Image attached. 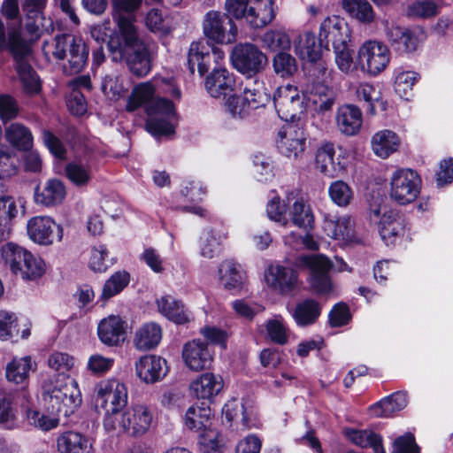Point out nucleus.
Listing matches in <instances>:
<instances>
[{
    "instance_id": "nucleus-13",
    "label": "nucleus",
    "mask_w": 453,
    "mask_h": 453,
    "mask_svg": "<svg viewBox=\"0 0 453 453\" xmlns=\"http://www.w3.org/2000/svg\"><path fill=\"white\" fill-rule=\"evenodd\" d=\"M153 421V413L144 404H135L119 413L116 425L117 429L131 436H140L149 431Z\"/></svg>"
},
{
    "instance_id": "nucleus-16",
    "label": "nucleus",
    "mask_w": 453,
    "mask_h": 453,
    "mask_svg": "<svg viewBox=\"0 0 453 453\" xmlns=\"http://www.w3.org/2000/svg\"><path fill=\"white\" fill-rule=\"evenodd\" d=\"M264 277L269 288L282 295L293 292L300 283L297 272L291 267L281 265L268 266Z\"/></svg>"
},
{
    "instance_id": "nucleus-48",
    "label": "nucleus",
    "mask_w": 453,
    "mask_h": 453,
    "mask_svg": "<svg viewBox=\"0 0 453 453\" xmlns=\"http://www.w3.org/2000/svg\"><path fill=\"white\" fill-rule=\"evenodd\" d=\"M408 403L405 392H396L382 399L373 406L374 413L382 417H390L404 409Z\"/></svg>"
},
{
    "instance_id": "nucleus-18",
    "label": "nucleus",
    "mask_w": 453,
    "mask_h": 453,
    "mask_svg": "<svg viewBox=\"0 0 453 453\" xmlns=\"http://www.w3.org/2000/svg\"><path fill=\"white\" fill-rule=\"evenodd\" d=\"M182 358L186 366L195 372L209 369L213 361V351L201 340L187 342L182 349Z\"/></svg>"
},
{
    "instance_id": "nucleus-50",
    "label": "nucleus",
    "mask_w": 453,
    "mask_h": 453,
    "mask_svg": "<svg viewBox=\"0 0 453 453\" xmlns=\"http://www.w3.org/2000/svg\"><path fill=\"white\" fill-rule=\"evenodd\" d=\"M290 217L295 226L303 228L311 227L314 220L310 205L302 198L297 199L292 204Z\"/></svg>"
},
{
    "instance_id": "nucleus-58",
    "label": "nucleus",
    "mask_w": 453,
    "mask_h": 453,
    "mask_svg": "<svg viewBox=\"0 0 453 453\" xmlns=\"http://www.w3.org/2000/svg\"><path fill=\"white\" fill-rule=\"evenodd\" d=\"M48 366L60 374H65L75 367V359L67 353L53 352L48 357Z\"/></svg>"
},
{
    "instance_id": "nucleus-33",
    "label": "nucleus",
    "mask_w": 453,
    "mask_h": 453,
    "mask_svg": "<svg viewBox=\"0 0 453 453\" xmlns=\"http://www.w3.org/2000/svg\"><path fill=\"white\" fill-rule=\"evenodd\" d=\"M323 228L326 234L334 240L348 243L355 239L354 222L349 216H342L337 219H326Z\"/></svg>"
},
{
    "instance_id": "nucleus-15",
    "label": "nucleus",
    "mask_w": 453,
    "mask_h": 453,
    "mask_svg": "<svg viewBox=\"0 0 453 453\" xmlns=\"http://www.w3.org/2000/svg\"><path fill=\"white\" fill-rule=\"evenodd\" d=\"M27 228L29 238L40 245H50L55 241H61L63 236L62 227L48 216L30 219Z\"/></svg>"
},
{
    "instance_id": "nucleus-6",
    "label": "nucleus",
    "mask_w": 453,
    "mask_h": 453,
    "mask_svg": "<svg viewBox=\"0 0 453 453\" xmlns=\"http://www.w3.org/2000/svg\"><path fill=\"white\" fill-rule=\"evenodd\" d=\"M389 49L381 42L369 40L358 49L356 66L365 73L376 76L382 73L390 61Z\"/></svg>"
},
{
    "instance_id": "nucleus-30",
    "label": "nucleus",
    "mask_w": 453,
    "mask_h": 453,
    "mask_svg": "<svg viewBox=\"0 0 453 453\" xmlns=\"http://www.w3.org/2000/svg\"><path fill=\"white\" fill-rule=\"evenodd\" d=\"M118 28V35L114 40L115 44L119 46H132L142 42L139 37L137 28L134 25L135 16L134 15H111Z\"/></svg>"
},
{
    "instance_id": "nucleus-57",
    "label": "nucleus",
    "mask_w": 453,
    "mask_h": 453,
    "mask_svg": "<svg viewBox=\"0 0 453 453\" xmlns=\"http://www.w3.org/2000/svg\"><path fill=\"white\" fill-rule=\"evenodd\" d=\"M222 417L228 424L241 417L242 424L245 428L250 429L255 426V423L248 418L244 405L236 400L229 401L223 406Z\"/></svg>"
},
{
    "instance_id": "nucleus-28",
    "label": "nucleus",
    "mask_w": 453,
    "mask_h": 453,
    "mask_svg": "<svg viewBox=\"0 0 453 453\" xmlns=\"http://www.w3.org/2000/svg\"><path fill=\"white\" fill-rule=\"evenodd\" d=\"M158 311L175 324H186L193 317L192 313L185 307L181 301L170 295H165L157 300Z\"/></svg>"
},
{
    "instance_id": "nucleus-41",
    "label": "nucleus",
    "mask_w": 453,
    "mask_h": 453,
    "mask_svg": "<svg viewBox=\"0 0 453 453\" xmlns=\"http://www.w3.org/2000/svg\"><path fill=\"white\" fill-rule=\"evenodd\" d=\"M220 283L226 289H238L244 282V273L241 265L234 260H225L219 267Z\"/></svg>"
},
{
    "instance_id": "nucleus-54",
    "label": "nucleus",
    "mask_w": 453,
    "mask_h": 453,
    "mask_svg": "<svg viewBox=\"0 0 453 453\" xmlns=\"http://www.w3.org/2000/svg\"><path fill=\"white\" fill-rule=\"evenodd\" d=\"M103 92L111 100H118L127 91L124 79L117 73L106 74L102 82Z\"/></svg>"
},
{
    "instance_id": "nucleus-5",
    "label": "nucleus",
    "mask_w": 453,
    "mask_h": 453,
    "mask_svg": "<svg viewBox=\"0 0 453 453\" xmlns=\"http://www.w3.org/2000/svg\"><path fill=\"white\" fill-rule=\"evenodd\" d=\"M43 401L51 412L68 417L80 407L82 399L77 382L67 377L65 381L57 380L52 388H46Z\"/></svg>"
},
{
    "instance_id": "nucleus-31",
    "label": "nucleus",
    "mask_w": 453,
    "mask_h": 453,
    "mask_svg": "<svg viewBox=\"0 0 453 453\" xmlns=\"http://www.w3.org/2000/svg\"><path fill=\"white\" fill-rule=\"evenodd\" d=\"M242 96L248 101L251 108L257 109L269 101L270 95L264 81L256 75L247 77L242 82Z\"/></svg>"
},
{
    "instance_id": "nucleus-35",
    "label": "nucleus",
    "mask_w": 453,
    "mask_h": 453,
    "mask_svg": "<svg viewBox=\"0 0 453 453\" xmlns=\"http://www.w3.org/2000/svg\"><path fill=\"white\" fill-rule=\"evenodd\" d=\"M161 339V326L155 322H148L135 331L133 342L137 349L145 351L155 349Z\"/></svg>"
},
{
    "instance_id": "nucleus-61",
    "label": "nucleus",
    "mask_w": 453,
    "mask_h": 453,
    "mask_svg": "<svg viewBox=\"0 0 453 453\" xmlns=\"http://www.w3.org/2000/svg\"><path fill=\"white\" fill-rule=\"evenodd\" d=\"M418 80L419 75L415 72H400L395 79V90L401 97H406Z\"/></svg>"
},
{
    "instance_id": "nucleus-32",
    "label": "nucleus",
    "mask_w": 453,
    "mask_h": 453,
    "mask_svg": "<svg viewBox=\"0 0 453 453\" xmlns=\"http://www.w3.org/2000/svg\"><path fill=\"white\" fill-rule=\"evenodd\" d=\"M245 21L252 27L260 28L274 19L273 0H251Z\"/></svg>"
},
{
    "instance_id": "nucleus-46",
    "label": "nucleus",
    "mask_w": 453,
    "mask_h": 453,
    "mask_svg": "<svg viewBox=\"0 0 453 453\" xmlns=\"http://www.w3.org/2000/svg\"><path fill=\"white\" fill-rule=\"evenodd\" d=\"M320 305L312 299H306L296 304L292 316L299 326H308L315 322L320 315Z\"/></svg>"
},
{
    "instance_id": "nucleus-34",
    "label": "nucleus",
    "mask_w": 453,
    "mask_h": 453,
    "mask_svg": "<svg viewBox=\"0 0 453 453\" xmlns=\"http://www.w3.org/2000/svg\"><path fill=\"white\" fill-rule=\"evenodd\" d=\"M400 142V138L395 132L383 129L372 135L371 146L377 157L388 158L391 154L397 151Z\"/></svg>"
},
{
    "instance_id": "nucleus-40",
    "label": "nucleus",
    "mask_w": 453,
    "mask_h": 453,
    "mask_svg": "<svg viewBox=\"0 0 453 453\" xmlns=\"http://www.w3.org/2000/svg\"><path fill=\"white\" fill-rule=\"evenodd\" d=\"M5 48H9L15 59L25 58L30 51L19 30L12 29L8 34V39L6 38L4 25L0 19V51Z\"/></svg>"
},
{
    "instance_id": "nucleus-7",
    "label": "nucleus",
    "mask_w": 453,
    "mask_h": 453,
    "mask_svg": "<svg viewBox=\"0 0 453 453\" xmlns=\"http://www.w3.org/2000/svg\"><path fill=\"white\" fill-rule=\"evenodd\" d=\"M203 33L213 43L232 44L237 39L238 27L225 13L210 11L203 19Z\"/></svg>"
},
{
    "instance_id": "nucleus-37",
    "label": "nucleus",
    "mask_w": 453,
    "mask_h": 453,
    "mask_svg": "<svg viewBox=\"0 0 453 453\" xmlns=\"http://www.w3.org/2000/svg\"><path fill=\"white\" fill-rule=\"evenodd\" d=\"M323 41L326 39L319 36V42H318L313 33L306 32L299 35L298 42L295 44L296 53L302 59L315 63L321 58Z\"/></svg>"
},
{
    "instance_id": "nucleus-52",
    "label": "nucleus",
    "mask_w": 453,
    "mask_h": 453,
    "mask_svg": "<svg viewBox=\"0 0 453 453\" xmlns=\"http://www.w3.org/2000/svg\"><path fill=\"white\" fill-rule=\"evenodd\" d=\"M262 42L264 46L272 51H286L291 48V39L282 29L266 31L262 36Z\"/></svg>"
},
{
    "instance_id": "nucleus-64",
    "label": "nucleus",
    "mask_w": 453,
    "mask_h": 453,
    "mask_svg": "<svg viewBox=\"0 0 453 453\" xmlns=\"http://www.w3.org/2000/svg\"><path fill=\"white\" fill-rule=\"evenodd\" d=\"M392 453H419L413 434L407 433L397 437L394 441Z\"/></svg>"
},
{
    "instance_id": "nucleus-9",
    "label": "nucleus",
    "mask_w": 453,
    "mask_h": 453,
    "mask_svg": "<svg viewBox=\"0 0 453 453\" xmlns=\"http://www.w3.org/2000/svg\"><path fill=\"white\" fill-rule=\"evenodd\" d=\"M11 272L24 280H35L45 272L44 262L30 251L12 242L6 252Z\"/></svg>"
},
{
    "instance_id": "nucleus-51",
    "label": "nucleus",
    "mask_w": 453,
    "mask_h": 453,
    "mask_svg": "<svg viewBox=\"0 0 453 453\" xmlns=\"http://www.w3.org/2000/svg\"><path fill=\"white\" fill-rule=\"evenodd\" d=\"M220 236L211 229L206 227L203 229L199 236L200 254L205 258L214 257L219 251Z\"/></svg>"
},
{
    "instance_id": "nucleus-45",
    "label": "nucleus",
    "mask_w": 453,
    "mask_h": 453,
    "mask_svg": "<svg viewBox=\"0 0 453 453\" xmlns=\"http://www.w3.org/2000/svg\"><path fill=\"white\" fill-rule=\"evenodd\" d=\"M347 436L354 444L361 448L370 447L374 453H386L381 437L371 430H349L347 432Z\"/></svg>"
},
{
    "instance_id": "nucleus-36",
    "label": "nucleus",
    "mask_w": 453,
    "mask_h": 453,
    "mask_svg": "<svg viewBox=\"0 0 453 453\" xmlns=\"http://www.w3.org/2000/svg\"><path fill=\"white\" fill-rule=\"evenodd\" d=\"M387 38L400 52H411L417 49L418 39L410 29L391 24L386 28Z\"/></svg>"
},
{
    "instance_id": "nucleus-63",
    "label": "nucleus",
    "mask_w": 453,
    "mask_h": 453,
    "mask_svg": "<svg viewBox=\"0 0 453 453\" xmlns=\"http://www.w3.org/2000/svg\"><path fill=\"white\" fill-rule=\"evenodd\" d=\"M437 5L429 0L416 1L409 5L407 14L410 17L429 18L437 13Z\"/></svg>"
},
{
    "instance_id": "nucleus-19",
    "label": "nucleus",
    "mask_w": 453,
    "mask_h": 453,
    "mask_svg": "<svg viewBox=\"0 0 453 453\" xmlns=\"http://www.w3.org/2000/svg\"><path fill=\"white\" fill-rule=\"evenodd\" d=\"M236 81L226 68H214L205 79V88L214 98L229 97L235 92Z\"/></svg>"
},
{
    "instance_id": "nucleus-22",
    "label": "nucleus",
    "mask_w": 453,
    "mask_h": 453,
    "mask_svg": "<svg viewBox=\"0 0 453 453\" xmlns=\"http://www.w3.org/2000/svg\"><path fill=\"white\" fill-rule=\"evenodd\" d=\"M135 372L145 383H155L166 375V361L156 355L143 356L135 363Z\"/></svg>"
},
{
    "instance_id": "nucleus-17",
    "label": "nucleus",
    "mask_w": 453,
    "mask_h": 453,
    "mask_svg": "<svg viewBox=\"0 0 453 453\" xmlns=\"http://www.w3.org/2000/svg\"><path fill=\"white\" fill-rule=\"evenodd\" d=\"M278 148L288 157L297 158L305 150L304 130L294 124L284 126L278 134Z\"/></svg>"
},
{
    "instance_id": "nucleus-47",
    "label": "nucleus",
    "mask_w": 453,
    "mask_h": 453,
    "mask_svg": "<svg viewBox=\"0 0 453 453\" xmlns=\"http://www.w3.org/2000/svg\"><path fill=\"white\" fill-rule=\"evenodd\" d=\"M23 58L15 59L17 61L16 71L19 81L26 93L29 95L37 94L41 90L39 77L31 65L23 61Z\"/></svg>"
},
{
    "instance_id": "nucleus-44",
    "label": "nucleus",
    "mask_w": 453,
    "mask_h": 453,
    "mask_svg": "<svg viewBox=\"0 0 453 453\" xmlns=\"http://www.w3.org/2000/svg\"><path fill=\"white\" fill-rule=\"evenodd\" d=\"M342 9L353 19L369 24L374 20L372 6L367 0H342Z\"/></svg>"
},
{
    "instance_id": "nucleus-38",
    "label": "nucleus",
    "mask_w": 453,
    "mask_h": 453,
    "mask_svg": "<svg viewBox=\"0 0 453 453\" xmlns=\"http://www.w3.org/2000/svg\"><path fill=\"white\" fill-rule=\"evenodd\" d=\"M57 448L59 453H89L91 444L81 433L66 431L58 437Z\"/></svg>"
},
{
    "instance_id": "nucleus-59",
    "label": "nucleus",
    "mask_w": 453,
    "mask_h": 453,
    "mask_svg": "<svg viewBox=\"0 0 453 453\" xmlns=\"http://www.w3.org/2000/svg\"><path fill=\"white\" fill-rule=\"evenodd\" d=\"M199 444L202 453H220L223 441L220 434L210 427L201 434Z\"/></svg>"
},
{
    "instance_id": "nucleus-43",
    "label": "nucleus",
    "mask_w": 453,
    "mask_h": 453,
    "mask_svg": "<svg viewBox=\"0 0 453 453\" xmlns=\"http://www.w3.org/2000/svg\"><path fill=\"white\" fill-rule=\"evenodd\" d=\"M212 411L210 407L190 406L185 414V426L197 432L211 426Z\"/></svg>"
},
{
    "instance_id": "nucleus-20",
    "label": "nucleus",
    "mask_w": 453,
    "mask_h": 453,
    "mask_svg": "<svg viewBox=\"0 0 453 453\" xmlns=\"http://www.w3.org/2000/svg\"><path fill=\"white\" fill-rule=\"evenodd\" d=\"M335 150L333 143L326 142L318 148L315 153L314 167L322 175L336 178L345 172V165L340 157H334Z\"/></svg>"
},
{
    "instance_id": "nucleus-24",
    "label": "nucleus",
    "mask_w": 453,
    "mask_h": 453,
    "mask_svg": "<svg viewBox=\"0 0 453 453\" xmlns=\"http://www.w3.org/2000/svg\"><path fill=\"white\" fill-rule=\"evenodd\" d=\"M66 194V188L62 180L50 179L42 188L40 186L35 188L34 198L37 204L54 207L65 201Z\"/></svg>"
},
{
    "instance_id": "nucleus-21",
    "label": "nucleus",
    "mask_w": 453,
    "mask_h": 453,
    "mask_svg": "<svg viewBox=\"0 0 453 453\" xmlns=\"http://www.w3.org/2000/svg\"><path fill=\"white\" fill-rule=\"evenodd\" d=\"M224 386L220 376L211 372H205L197 376L189 385L192 396L199 400L211 402L219 395Z\"/></svg>"
},
{
    "instance_id": "nucleus-3",
    "label": "nucleus",
    "mask_w": 453,
    "mask_h": 453,
    "mask_svg": "<svg viewBox=\"0 0 453 453\" xmlns=\"http://www.w3.org/2000/svg\"><path fill=\"white\" fill-rule=\"evenodd\" d=\"M96 404L104 411V426L108 431L117 429L116 419L119 411L127 405L128 393L126 385L118 380H105L95 389Z\"/></svg>"
},
{
    "instance_id": "nucleus-25",
    "label": "nucleus",
    "mask_w": 453,
    "mask_h": 453,
    "mask_svg": "<svg viewBox=\"0 0 453 453\" xmlns=\"http://www.w3.org/2000/svg\"><path fill=\"white\" fill-rule=\"evenodd\" d=\"M100 341L107 346H118L126 336V322L116 315H111L100 321L97 326Z\"/></svg>"
},
{
    "instance_id": "nucleus-4",
    "label": "nucleus",
    "mask_w": 453,
    "mask_h": 453,
    "mask_svg": "<svg viewBox=\"0 0 453 453\" xmlns=\"http://www.w3.org/2000/svg\"><path fill=\"white\" fill-rule=\"evenodd\" d=\"M348 27L346 24L337 16L327 17L320 24V37L326 39V43L332 42L335 54V64L340 71L344 73H350L357 68L356 62H353L352 52L347 45Z\"/></svg>"
},
{
    "instance_id": "nucleus-56",
    "label": "nucleus",
    "mask_w": 453,
    "mask_h": 453,
    "mask_svg": "<svg viewBox=\"0 0 453 453\" xmlns=\"http://www.w3.org/2000/svg\"><path fill=\"white\" fill-rule=\"evenodd\" d=\"M129 282V274L125 272H117L108 279L102 290L101 297L108 300L120 293Z\"/></svg>"
},
{
    "instance_id": "nucleus-26",
    "label": "nucleus",
    "mask_w": 453,
    "mask_h": 453,
    "mask_svg": "<svg viewBox=\"0 0 453 453\" xmlns=\"http://www.w3.org/2000/svg\"><path fill=\"white\" fill-rule=\"evenodd\" d=\"M303 93L307 101L319 113L330 111L335 102L334 91L324 83L312 82L308 84Z\"/></svg>"
},
{
    "instance_id": "nucleus-8",
    "label": "nucleus",
    "mask_w": 453,
    "mask_h": 453,
    "mask_svg": "<svg viewBox=\"0 0 453 453\" xmlns=\"http://www.w3.org/2000/svg\"><path fill=\"white\" fill-rule=\"evenodd\" d=\"M296 265L310 272L311 287L319 294H327L332 290L328 272L332 262L324 255H302L296 257Z\"/></svg>"
},
{
    "instance_id": "nucleus-1",
    "label": "nucleus",
    "mask_w": 453,
    "mask_h": 453,
    "mask_svg": "<svg viewBox=\"0 0 453 453\" xmlns=\"http://www.w3.org/2000/svg\"><path fill=\"white\" fill-rule=\"evenodd\" d=\"M163 86L168 87L165 88L166 93L176 98L180 97V90L172 78L154 77L152 81L136 85L126 104V110L129 112L146 104V128L154 136L174 133L176 111L173 102L165 98L152 100L156 87Z\"/></svg>"
},
{
    "instance_id": "nucleus-27",
    "label": "nucleus",
    "mask_w": 453,
    "mask_h": 453,
    "mask_svg": "<svg viewBox=\"0 0 453 453\" xmlns=\"http://www.w3.org/2000/svg\"><path fill=\"white\" fill-rule=\"evenodd\" d=\"M380 234L386 245H395L404 234L401 217L393 210L384 208V213L380 219Z\"/></svg>"
},
{
    "instance_id": "nucleus-29",
    "label": "nucleus",
    "mask_w": 453,
    "mask_h": 453,
    "mask_svg": "<svg viewBox=\"0 0 453 453\" xmlns=\"http://www.w3.org/2000/svg\"><path fill=\"white\" fill-rule=\"evenodd\" d=\"M36 365L30 356L14 357L6 363L4 375L8 382L15 385L25 384Z\"/></svg>"
},
{
    "instance_id": "nucleus-55",
    "label": "nucleus",
    "mask_w": 453,
    "mask_h": 453,
    "mask_svg": "<svg viewBox=\"0 0 453 453\" xmlns=\"http://www.w3.org/2000/svg\"><path fill=\"white\" fill-rule=\"evenodd\" d=\"M330 199L338 206L346 207L353 199V190L343 180L333 181L328 188Z\"/></svg>"
},
{
    "instance_id": "nucleus-11",
    "label": "nucleus",
    "mask_w": 453,
    "mask_h": 453,
    "mask_svg": "<svg viewBox=\"0 0 453 453\" xmlns=\"http://www.w3.org/2000/svg\"><path fill=\"white\" fill-rule=\"evenodd\" d=\"M420 188L421 179L415 171L398 169L391 177L389 196L399 204H408L418 197Z\"/></svg>"
},
{
    "instance_id": "nucleus-53",
    "label": "nucleus",
    "mask_w": 453,
    "mask_h": 453,
    "mask_svg": "<svg viewBox=\"0 0 453 453\" xmlns=\"http://www.w3.org/2000/svg\"><path fill=\"white\" fill-rule=\"evenodd\" d=\"M273 72L282 78L291 77L297 72L296 58L286 51H280L272 59Z\"/></svg>"
},
{
    "instance_id": "nucleus-10",
    "label": "nucleus",
    "mask_w": 453,
    "mask_h": 453,
    "mask_svg": "<svg viewBox=\"0 0 453 453\" xmlns=\"http://www.w3.org/2000/svg\"><path fill=\"white\" fill-rule=\"evenodd\" d=\"M108 48L114 61H126L130 71L138 77L147 75L150 71V60L143 42L132 46H119L114 40H109Z\"/></svg>"
},
{
    "instance_id": "nucleus-62",
    "label": "nucleus",
    "mask_w": 453,
    "mask_h": 453,
    "mask_svg": "<svg viewBox=\"0 0 453 453\" xmlns=\"http://www.w3.org/2000/svg\"><path fill=\"white\" fill-rule=\"evenodd\" d=\"M225 105L232 117L238 119L246 118L254 110L242 96H239L234 94L227 97Z\"/></svg>"
},
{
    "instance_id": "nucleus-39",
    "label": "nucleus",
    "mask_w": 453,
    "mask_h": 453,
    "mask_svg": "<svg viewBox=\"0 0 453 453\" xmlns=\"http://www.w3.org/2000/svg\"><path fill=\"white\" fill-rule=\"evenodd\" d=\"M209 47L203 41L193 42L188 53V66L189 72L194 73L196 69L203 75L207 73L210 66Z\"/></svg>"
},
{
    "instance_id": "nucleus-49",
    "label": "nucleus",
    "mask_w": 453,
    "mask_h": 453,
    "mask_svg": "<svg viewBox=\"0 0 453 453\" xmlns=\"http://www.w3.org/2000/svg\"><path fill=\"white\" fill-rule=\"evenodd\" d=\"M66 178L77 187L88 186L92 179L91 166L81 162L68 163L65 167Z\"/></svg>"
},
{
    "instance_id": "nucleus-12",
    "label": "nucleus",
    "mask_w": 453,
    "mask_h": 453,
    "mask_svg": "<svg viewBox=\"0 0 453 453\" xmlns=\"http://www.w3.org/2000/svg\"><path fill=\"white\" fill-rule=\"evenodd\" d=\"M233 66L239 73L254 76L262 72L267 64V57L251 43L236 45L231 55Z\"/></svg>"
},
{
    "instance_id": "nucleus-23",
    "label": "nucleus",
    "mask_w": 453,
    "mask_h": 453,
    "mask_svg": "<svg viewBox=\"0 0 453 453\" xmlns=\"http://www.w3.org/2000/svg\"><path fill=\"white\" fill-rule=\"evenodd\" d=\"M335 123L338 130L344 135L357 134L363 125L361 110L353 104H343L337 109Z\"/></svg>"
},
{
    "instance_id": "nucleus-14",
    "label": "nucleus",
    "mask_w": 453,
    "mask_h": 453,
    "mask_svg": "<svg viewBox=\"0 0 453 453\" xmlns=\"http://www.w3.org/2000/svg\"><path fill=\"white\" fill-rule=\"evenodd\" d=\"M273 103L279 117L285 121H294L303 111V100L296 87H279L273 94Z\"/></svg>"
},
{
    "instance_id": "nucleus-42",
    "label": "nucleus",
    "mask_w": 453,
    "mask_h": 453,
    "mask_svg": "<svg viewBox=\"0 0 453 453\" xmlns=\"http://www.w3.org/2000/svg\"><path fill=\"white\" fill-rule=\"evenodd\" d=\"M6 140L15 148L28 150L33 146L34 137L30 129L23 124L15 122L5 127Z\"/></svg>"
},
{
    "instance_id": "nucleus-60",
    "label": "nucleus",
    "mask_w": 453,
    "mask_h": 453,
    "mask_svg": "<svg viewBox=\"0 0 453 453\" xmlns=\"http://www.w3.org/2000/svg\"><path fill=\"white\" fill-rule=\"evenodd\" d=\"M27 419L31 426L42 431L54 429L59 423L58 418L32 409L27 411Z\"/></svg>"
},
{
    "instance_id": "nucleus-2",
    "label": "nucleus",
    "mask_w": 453,
    "mask_h": 453,
    "mask_svg": "<svg viewBox=\"0 0 453 453\" xmlns=\"http://www.w3.org/2000/svg\"><path fill=\"white\" fill-rule=\"evenodd\" d=\"M44 51L57 60L66 59L64 70L70 74L81 73L88 58V49L84 40L72 34L56 35L51 42L44 46Z\"/></svg>"
}]
</instances>
